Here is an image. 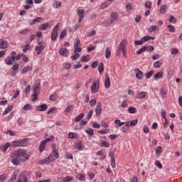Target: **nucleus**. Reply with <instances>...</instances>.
Wrapping results in <instances>:
<instances>
[{
  "label": "nucleus",
  "instance_id": "1",
  "mask_svg": "<svg viewBox=\"0 0 182 182\" xmlns=\"http://www.w3.org/2000/svg\"><path fill=\"white\" fill-rule=\"evenodd\" d=\"M14 156L15 157L11 160L14 166H19L21 163H25V161H28L31 158V155L23 149L16 150L14 152Z\"/></svg>",
  "mask_w": 182,
  "mask_h": 182
},
{
  "label": "nucleus",
  "instance_id": "2",
  "mask_svg": "<svg viewBox=\"0 0 182 182\" xmlns=\"http://www.w3.org/2000/svg\"><path fill=\"white\" fill-rule=\"evenodd\" d=\"M13 147H26L28 146V140L24 139L21 140L14 141L11 143Z\"/></svg>",
  "mask_w": 182,
  "mask_h": 182
},
{
  "label": "nucleus",
  "instance_id": "3",
  "mask_svg": "<svg viewBox=\"0 0 182 182\" xmlns=\"http://www.w3.org/2000/svg\"><path fill=\"white\" fill-rule=\"evenodd\" d=\"M33 102H35L36 100H38V96L39 95V93H41V88L39 86L37 85H33Z\"/></svg>",
  "mask_w": 182,
  "mask_h": 182
},
{
  "label": "nucleus",
  "instance_id": "4",
  "mask_svg": "<svg viewBox=\"0 0 182 182\" xmlns=\"http://www.w3.org/2000/svg\"><path fill=\"white\" fill-rule=\"evenodd\" d=\"M58 32H59V23L55 25L51 32V41H56L58 39Z\"/></svg>",
  "mask_w": 182,
  "mask_h": 182
},
{
  "label": "nucleus",
  "instance_id": "5",
  "mask_svg": "<svg viewBox=\"0 0 182 182\" xmlns=\"http://www.w3.org/2000/svg\"><path fill=\"white\" fill-rule=\"evenodd\" d=\"M100 83L99 80L93 82L92 85L91 86V92L92 93H97L99 92Z\"/></svg>",
  "mask_w": 182,
  "mask_h": 182
},
{
  "label": "nucleus",
  "instance_id": "6",
  "mask_svg": "<svg viewBox=\"0 0 182 182\" xmlns=\"http://www.w3.org/2000/svg\"><path fill=\"white\" fill-rule=\"evenodd\" d=\"M126 45H127V41L122 40L119 43V48L122 52L123 56H126Z\"/></svg>",
  "mask_w": 182,
  "mask_h": 182
},
{
  "label": "nucleus",
  "instance_id": "7",
  "mask_svg": "<svg viewBox=\"0 0 182 182\" xmlns=\"http://www.w3.org/2000/svg\"><path fill=\"white\" fill-rule=\"evenodd\" d=\"M79 46H80V40L76 38L74 43V52H82V48Z\"/></svg>",
  "mask_w": 182,
  "mask_h": 182
},
{
  "label": "nucleus",
  "instance_id": "8",
  "mask_svg": "<svg viewBox=\"0 0 182 182\" xmlns=\"http://www.w3.org/2000/svg\"><path fill=\"white\" fill-rule=\"evenodd\" d=\"M45 48V46L42 45V42H39L38 46H36L35 48L37 55H41L42 53V50H43Z\"/></svg>",
  "mask_w": 182,
  "mask_h": 182
},
{
  "label": "nucleus",
  "instance_id": "9",
  "mask_svg": "<svg viewBox=\"0 0 182 182\" xmlns=\"http://www.w3.org/2000/svg\"><path fill=\"white\" fill-rule=\"evenodd\" d=\"M59 53L61 56H65V58H68L69 56V50L66 48H62L60 49Z\"/></svg>",
  "mask_w": 182,
  "mask_h": 182
},
{
  "label": "nucleus",
  "instance_id": "10",
  "mask_svg": "<svg viewBox=\"0 0 182 182\" xmlns=\"http://www.w3.org/2000/svg\"><path fill=\"white\" fill-rule=\"evenodd\" d=\"M100 114H102V103L97 102L95 108V115L100 116Z\"/></svg>",
  "mask_w": 182,
  "mask_h": 182
},
{
  "label": "nucleus",
  "instance_id": "11",
  "mask_svg": "<svg viewBox=\"0 0 182 182\" xmlns=\"http://www.w3.org/2000/svg\"><path fill=\"white\" fill-rule=\"evenodd\" d=\"M135 72H136V77L139 80H143V72L140 70L139 68H135Z\"/></svg>",
  "mask_w": 182,
  "mask_h": 182
},
{
  "label": "nucleus",
  "instance_id": "12",
  "mask_svg": "<svg viewBox=\"0 0 182 182\" xmlns=\"http://www.w3.org/2000/svg\"><path fill=\"white\" fill-rule=\"evenodd\" d=\"M137 123H139V119H136L133 121H128V122H125V124H126L127 127H132L133 126H136V124H137Z\"/></svg>",
  "mask_w": 182,
  "mask_h": 182
},
{
  "label": "nucleus",
  "instance_id": "13",
  "mask_svg": "<svg viewBox=\"0 0 182 182\" xmlns=\"http://www.w3.org/2000/svg\"><path fill=\"white\" fill-rule=\"evenodd\" d=\"M17 182H28V178L23 172L20 173L19 178L17 180Z\"/></svg>",
  "mask_w": 182,
  "mask_h": 182
},
{
  "label": "nucleus",
  "instance_id": "14",
  "mask_svg": "<svg viewBox=\"0 0 182 182\" xmlns=\"http://www.w3.org/2000/svg\"><path fill=\"white\" fill-rule=\"evenodd\" d=\"M9 46V43L4 41V39L0 40V48L6 49Z\"/></svg>",
  "mask_w": 182,
  "mask_h": 182
},
{
  "label": "nucleus",
  "instance_id": "15",
  "mask_svg": "<svg viewBox=\"0 0 182 182\" xmlns=\"http://www.w3.org/2000/svg\"><path fill=\"white\" fill-rule=\"evenodd\" d=\"M37 110L38 112H46L48 110V105L46 104H42L37 107Z\"/></svg>",
  "mask_w": 182,
  "mask_h": 182
},
{
  "label": "nucleus",
  "instance_id": "16",
  "mask_svg": "<svg viewBox=\"0 0 182 182\" xmlns=\"http://www.w3.org/2000/svg\"><path fill=\"white\" fill-rule=\"evenodd\" d=\"M105 86L107 89L110 87V77L107 74L105 75Z\"/></svg>",
  "mask_w": 182,
  "mask_h": 182
},
{
  "label": "nucleus",
  "instance_id": "17",
  "mask_svg": "<svg viewBox=\"0 0 182 182\" xmlns=\"http://www.w3.org/2000/svg\"><path fill=\"white\" fill-rule=\"evenodd\" d=\"M83 145L82 144V141H78L77 143H75V149H77L79 150V151H83Z\"/></svg>",
  "mask_w": 182,
  "mask_h": 182
},
{
  "label": "nucleus",
  "instance_id": "18",
  "mask_svg": "<svg viewBox=\"0 0 182 182\" xmlns=\"http://www.w3.org/2000/svg\"><path fill=\"white\" fill-rule=\"evenodd\" d=\"M163 76H164V73L163 71H160V72L156 73L154 75V77L156 80H157V79H163Z\"/></svg>",
  "mask_w": 182,
  "mask_h": 182
},
{
  "label": "nucleus",
  "instance_id": "19",
  "mask_svg": "<svg viewBox=\"0 0 182 182\" xmlns=\"http://www.w3.org/2000/svg\"><path fill=\"white\" fill-rule=\"evenodd\" d=\"M147 96V92H138L136 95V99H144Z\"/></svg>",
  "mask_w": 182,
  "mask_h": 182
},
{
  "label": "nucleus",
  "instance_id": "20",
  "mask_svg": "<svg viewBox=\"0 0 182 182\" xmlns=\"http://www.w3.org/2000/svg\"><path fill=\"white\" fill-rule=\"evenodd\" d=\"M31 70H32V66H26L22 69L21 73L22 75H25L28 73V72H31Z\"/></svg>",
  "mask_w": 182,
  "mask_h": 182
},
{
  "label": "nucleus",
  "instance_id": "21",
  "mask_svg": "<svg viewBox=\"0 0 182 182\" xmlns=\"http://www.w3.org/2000/svg\"><path fill=\"white\" fill-rule=\"evenodd\" d=\"M10 146H11V144H9V142H7L3 146H0V150H1V151L5 153V151H6L8 149H9Z\"/></svg>",
  "mask_w": 182,
  "mask_h": 182
},
{
  "label": "nucleus",
  "instance_id": "22",
  "mask_svg": "<svg viewBox=\"0 0 182 182\" xmlns=\"http://www.w3.org/2000/svg\"><path fill=\"white\" fill-rule=\"evenodd\" d=\"M48 28H49V23H46L41 24L38 27V29L39 31H46Z\"/></svg>",
  "mask_w": 182,
  "mask_h": 182
},
{
  "label": "nucleus",
  "instance_id": "23",
  "mask_svg": "<svg viewBox=\"0 0 182 182\" xmlns=\"http://www.w3.org/2000/svg\"><path fill=\"white\" fill-rule=\"evenodd\" d=\"M104 153H105V150H103V149L100 150L97 153V156H100V157L101 159L100 160H105V159H106V156H105Z\"/></svg>",
  "mask_w": 182,
  "mask_h": 182
},
{
  "label": "nucleus",
  "instance_id": "24",
  "mask_svg": "<svg viewBox=\"0 0 182 182\" xmlns=\"http://www.w3.org/2000/svg\"><path fill=\"white\" fill-rule=\"evenodd\" d=\"M160 95L162 99H166V96L167 95V90H166L164 88H161Z\"/></svg>",
  "mask_w": 182,
  "mask_h": 182
},
{
  "label": "nucleus",
  "instance_id": "25",
  "mask_svg": "<svg viewBox=\"0 0 182 182\" xmlns=\"http://www.w3.org/2000/svg\"><path fill=\"white\" fill-rule=\"evenodd\" d=\"M18 174H19V171H15L14 174L11 176V178L9 180V182L14 181V180H16Z\"/></svg>",
  "mask_w": 182,
  "mask_h": 182
},
{
  "label": "nucleus",
  "instance_id": "26",
  "mask_svg": "<svg viewBox=\"0 0 182 182\" xmlns=\"http://www.w3.org/2000/svg\"><path fill=\"white\" fill-rule=\"evenodd\" d=\"M113 22L114 21L112 18L106 19L104 21V25H105L107 27H109L110 25H112V23H113Z\"/></svg>",
  "mask_w": 182,
  "mask_h": 182
},
{
  "label": "nucleus",
  "instance_id": "27",
  "mask_svg": "<svg viewBox=\"0 0 182 182\" xmlns=\"http://www.w3.org/2000/svg\"><path fill=\"white\" fill-rule=\"evenodd\" d=\"M55 140V136L53 135H50L48 138H46L43 141L46 144L49 141H53Z\"/></svg>",
  "mask_w": 182,
  "mask_h": 182
},
{
  "label": "nucleus",
  "instance_id": "28",
  "mask_svg": "<svg viewBox=\"0 0 182 182\" xmlns=\"http://www.w3.org/2000/svg\"><path fill=\"white\" fill-rule=\"evenodd\" d=\"M114 123L117 125L116 127H122L123 124H126L125 122H121L120 119H116Z\"/></svg>",
  "mask_w": 182,
  "mask_h": 182
},
{
  "label": "nucleus",
  "instance_id": "29",
  "mask_svg": "<svg viewBox=\"0 0 182 182\" xmlns=\"http://www.w3.org/2000/svg\"><path fill=\"white\" fill-rule=\"evenodd\" d=\"M81 62H89L90 60V56L89 55H82L80 57Z\"/></svg>",
  "mask_w": 182,
  "mask_h": 182
},
{
  "label": "nucleus",
  "instance_id": "30",
  "mask_svg": "<svg viewBox=\"0 0 182 182\" xmlns=\"http://www.w3.org/2000/svg\"><path fill=\"white\" fill-rule=\"evenodd\" d=\"M98 72L100 75H103V72H105V67L103 65V63H100L98 66Z\"/></svg>",
  "mask_w": 182,
  "mask_h": 182
},
{
  "label": "nucleus",
  "instance_id": "31",
  "mask_svg": "<svg viewBox=\"0 0 182 182\" xmlns=\"http://www.w3.org/2000/svg\"><path fill=\"white\" fill-rule=\"evenodd\" d=\"M128 112L131 114H135V113H137V109H136L134 107H129L128 108Z\"/></svg>",
  "mask_w": 182,
  "mask_h": 182
},
{
  "label": "nucleus",
  "instance_id": "32",
  "mask_svg": "<svg viewBox=\"0 0 182 182\" xmlns=\"http://www.w3.org/2000/svg\"><path fill=\"white\" fill-rule=\"evenodd\" d=\"M112 56V51H110V48L107 47L105 50V58L106 59H109Z\"/></svg>",
  "mask_w": 182,
  "mask_h": 182
},
{
  "label": "nucleus",
  "instance_id": "33",
  "mask_svg": "<svg viewBox=\"0 0 182 182\" xmlns=\"http://www.w3.org/2000/svg\"><path fill=\"white\" fill-rule=\"evenodd\" d=\"M83 117H85V114L84 113H81V114H78L75 118V122H80V120H82V119H83Z\"/></svg>",
  "mask_w": 182,
  "mask_h": 182
},
{
  "label": "nucleus",
  "instance_id": "34",
  "mask_svg": "<svg viewBox=\"0 0 182 182\" xmlns=\"http://www.w3.org/2000/svg\"><path fill=\"white\" fill-rule=\"evenodd\" d=\"M9 176L6 173L1 174L0 176V182L6 181V178H8Z\"/></svg>",
  "mask_w": 182,
  "mask_h": 182
},
{
  "label": "nucleus",
  "instance_id": "35",
  "mask_svg": "<svg viewBox=\"0 0 182 182\" xmlns=\"http://www.w3.org/2000/svg\"><path fill=\"white\" fill-rule=\"evenodd\" d=\"M110 17L113 21H117V19L119 18V14L117 12H112L110 15Z\"/></svg>",
  "mask_w": 182,
  "mask_h": 182
},
{
  "label": "nucleus",
  "instance_id": "36",
  "mask_svg": "<svg viewBox=\"0 0 182 182\" xmlns=\"http://www.w3.org/2000/svg\"><path fill=\"white\" fill-rule=\"evenodd\" d=\"M100 146L101 147H107V148H109L110 147V144H109L107 141H101L100 144Z\"/></svg>",
  "mask_w": 182,
  "mask_h": 182
},
{
  "label": "nucleus",
  "instance_id": "37",
  "mask_svg": "<svg viewBox=\"0 0 182 182\" xmlns=\"http://www.w3.org/2000/svg\"><path fill=\"white\" fill-rule=\"evenodd\" d=\"M85 133H87V134H88V136H90V137H92V136H93V134H95V132H93V129H92V128L85 129Z\"/></svg>",
  "mask_w": 182,
  "mask_h": 182
},
{
  "label": "nucleus",
  "instance_id": "38",
  "mask_svg": "<svg viewBox=\"0 0 182 182\" xmlns=\"http://www.w3.org/2000/svg\"><path fill=\"white\" fill-rule=\"evenodd\" d=\"M79 18H85V10L83 9H80L77 12Z\"/></svg>",
  "mask_w": 182,
  "mask_h": 182
},
{
  "label": "nucleus",
  "instance_id": "39",
  "mask_svg": "<svg viewBox=\"0 0 182 182\" xmlns=\"http://www.w3.org/2000/svg\"><path fill=\"white\" fill-rule=\"evenodd\" d=\"M167 28L168 29V31L171 32V33H174L176 32V27L173 25H168Z\"/></svg>",
  "mask_w": 182,
  "mask_h": 182
},
{
  "label": "nucleus",
  "instance_id": "40",
  "mask_svg": "<svg viewBox=\"0 0 182 182\" xmlns=\"http://www.w3.org/2000/svg\"><path fill=\"white\" fill-rule=\"evenodd\" d=\"M49 163L50 162L49 161V159L48 157L44 159L40 160L38 162V164H49Z\"/></svg>",
  "mask_w": 182,
  "mask_h": 182
},
{
  "label": "nucleus",
  "instance_id": "41",
  "mask_svg": "<svg viewBox=\"0 0 182 182\" xmlns=\"http://www.w3.org/2000/svg\"><path fill=\"white\" fill-rule=\"evenodd\" d=\"M167 8L166 5H162L161 8L159 9L160 14H162V15H164L166 14V9Z\"/></svg>",
  "mask_w": 182,
  "mask_h": 182
},
{
  "label": "nucleus",
  "instance_id": "42",
  "mask_svg": "<svg viewBox=\"0 0 182 182\" xmlns=\"http://www.w3.org/2000/svg\"><path fill=\"white\" fill-rule=\"evenodd\" d=\"M154 75V70H151L145 74L146 79H150Z\"/></svg>",
  "mask_w": 182,
  "mask_h": 182
},
{
  "label": "nucleus",
  "instance_id": "43",
  "mask_svg": "<svg viewBox=\"0 0 182 182\" xmlns=\"http://www.w3.org/2000/svg\"><path fill=\"white\" fill-rule=\"evenodd\" d=\"M14 109V106L10 105L9 106L4 112V114H8L9 112H11Z\"/></svg>",
  "mask_w": 182,
  "mask_h": 182
},
{
  "label": "nucleus",
  "instance_id": "44",
  "mask_svg": "<svg viewBox=\"0 0 182 182\" xmlns=\"http://www.w3.org/2000/svg\"><path fill=\"white\" fill-rule=\"evenodd\" d=\"M45 146H46V144L42 141L40 144L39 150L41 152L45 150Z\"/></svg>",
  "mask_w": 182,
  "mask_h": 182
},
{
  "label": "nucleus",
  "instance_id": "45",
  "mask_svg": "<svg viewBox=\"0 0 182 182\" xmlns=\"http://www.w3.org/2000/svg\"><path fill=\"white\" fill-rule=\"evenodd\" d=\"M162 151H163V149H161V146H157L156 148V154L157 156H160V154H161Z\"/></svg>",
  "mask_w": 182,
  "mask_h": 182
},
{
  "label": "nucleus",
  "instance_id": "46",
  "mask_svg": "<svg viewBox=\"0 0 182 182\" xmlns=\"http://www.w3.org/2000/svg\"><path fill=\"white\" fill-rule=\"evenodd\" d=\"M56 96H58L56 92L53 93L50 95L49 100H50V102H55V97H56Z\"/></svg>",
  "mask_w": 182,
  "mask_h": 182
},
{
  "label": "nucleus",
  "instance_id": "47",
  "mask_svg": "<svg viewBox=\"0 0 182 182\" xmlns=\"http://www.w3.org/2000/svg\"><path fill=\"white\" fill-rule=\"evenodd\" d=\"M68 33V31L66 29L63 30L60 35V39H63L66 36V34Z\"/></svg>",
  "mask_w": 182,
  "mask_h": 182
},
{
  "label": "nucleus",
  "instance_id": "48",
  "mask_svg": "<svg viewBox=\"0 0 182 182\" xmlns=\"http://www.w3.org/2000/svg\"><path fill=\"white\" fill-rule=\"evenodd\" d=\"M53 8H60L62 6V2L55 1L54 4H53Z\"/></svg>",
  "mask_w": 182,
  "mask_h": 182
},
{
  "label": "nucleus",
  "instance_id": "49",
  "mask_svg": "<svg viewBox=\"0 0 182 182\" xmlns=\"http://www.w3.org/2000/svg\"><path fill=\"white\" fill-rule=\"evenodd\" d=\"M157 29V26H151L149 29H148V32H149L150 33L154 32V31H156Z\"/></svg>",
  "mask_w": 182,
  "mask_h": 182
},
{
  "label": "nucleus",
  "instance_id": "50",
  "mask_svg": "<svg viewBox=\"0 0 182 182\" xmlns=\"http://www.w3.org/2000/svg\"><path fill=\"white\" fill-rule=\"evenodd\" d=\"M23 110H32V105L26 104L23 107Z\"/></svg>",
  "mask_w": 182,
  "mask_h": 182
},
{
  "label": "nucleus",
  "instance_id": "51",
  "mask_svg": "<svg viewBox=\"0 0 182 182\" xmlns=\"http://www.w3.org/2000/svg\"><path fill=\"white\" fill-rule=\"evenodd\" d=\"M53 154L55 159H59V152L57 149H55V148L54 150H53Z\"/></svg>",
  "mask_w": 182,
  "mask_h": 182
},
{
  "label": "nucleus",
  "instance_id": "52",
  "mask_svg": "<svg viewBox=\"0 0 182 182\" xmlns=\"http://www.w3.org/2000/svg\"><path fill=\"white\" fill-rule=\"evenodd\" d=\"M127 106H129V102L127 100H124L121 105V107L126 108L127 107Z\"/></svg>",
  "mask_w": 182,
  "mask_h": 182
},
{
  "label": "nucleus",
  "instance_id": "53",
  "mask_svg": "<svg viewBox=\"0 0 182 182\" xmlns=\"http://www.w3.org/2000/svg\"><path fill=\"white\" fill-rule=\"evenodd\" d=\"M99 65V61L95 60L91 64V68L92 69H96V67Z\"/></svg>",
  "mask_w": 182,
  "mask_h": 182
},
{
  "label": "nucleus",
  "instance_id": "54",
  "mask_svg": "<svg viewBox=\"0 0 182 182\" xmlns=\"http://www.w3.org/2000/svg\"><path fill=\"white\" fill-rule=\"evenodd\" d=\"M146 47H142L141 49H139L138 51H136V55H141L143 52H146Z\"/></svg>",
  "mask_w": 182,
  "mask_h": 182
},
{
  "label": "nucleus",
  "instance_id": "55",
  "mask_svg": "<svg viewBox=\"0 0 182 182\" xmlns=\"http://www.w3.org/2000/svg\"><path fill=\"white\" fill-rule=\"evenodd\" d=\"M12 63H14V61H12L9 57H7V58L5 59L6 65H12Z\"/></svg>",
  "mask_w": 182,
  "mask_h": 182
},
{
  "label": "nucleus",
  "instance_id": "56",
  "mask_svg": "<svg viewBox=\"0 0 182 182\" xmlns=\"http://www.w3.org/2000/svg\"><path fill=\"white\" fill-rule=\"evenodd\" d=\"M169 22H171V23H177V19L176 18V17L171 16L169 18Z\"/></svg>",
  "mask_w": 182,
  "mask_h": 182
},
{
  "label": "nucleus",
  "instance_id": "57",
  "mask_svg": "<svg viewBox=\"0 0 182 182\" xmlns=\"http://www.w3.org/2000/svg\"><path fill=\"white\" fill-rule=\"evenodd\" d=\"M85 175L82 173H79L77 175V178H78V180H80L81 181H83V180H85Z\"/></svg>",
  "mask_w": 182,
  "mask_h": 182
},
{
  "label": "nucleus",
  "instance_id": "58",
  "mask_svg": "<svg viewBox=\"0 0 182 182\" xmlns=\"http://www.w3.org/2000/svg\"><path fill=\"white\" fill-rule=\"evenodd\" d=\"M161 65H162V63H161L160 61H156V62L154 63V68H161Z\"/></svg>",
  "mask_w": 182,
  "mask_h": 182
},
{
  "label": "nucleus",
  "instance_id": "59",
  "mask_svg": "<svg viewBox=\"0 0 182 182\" xmlns=\"http://www.w3.org/2000/svg\"><path fill=\"white\" fill-rule=\"evenodd\" d=\"M21 59L23 62H25L26 63H28L29 62V58H28L26 55H23L21 56Z\"/></svg>",
  "mask_w": 182,
  "mask_h": 182
},
{
  "label": "nucleus",
  "instance_id": "60",
  "mask_svg": "<svg viewBox=\"0 0 182 182\" xmlns=\"http://www.w3.org/2000/svg\"><path fill=\"white\" fill-rule=\"evenodd\" d=\"M96 35V31L92 30L90 33L87 34V38H90L91 36H95Z\"/></svg>",
  "mask_w": 182,
  "mask_h": 182
},
{
  "label": "nucleus",
  "instance_id": "61",
  "mask_svg": "<svg viewBox=\"0 0 182 182\" xmlns=\"http://www.w3.org/2000/svg\"><path fill=\"white\" fill-rule=\"evenodd\" d=\"M73 178L72 176H66L63 178V181L66 182V181H72Z\"/></svg>",
  "mask_w": 182,
  "mask_h": 182
},
{
  "label": "nucleus",
  "instance_id": "62",
  "mask_svg": "<svg viewBox=\"0 0 182 182\" xmlns=\"http://www.w3.org/2000/svg\"><path fill=\"white\" fill-rule=\"evenodd\" d=\"M174 76V71L173 70H171L168 73V75H167V77L168 79H171V77H173Z\"/></svg>",
  "mask_w": 182,
  "mask_h": 182
},
{
  "label": "nucleus",
  "instance_id": "63",
  "mask_svg": "<svg viewBox=\"0 0 182 182\" xmlns=\"http://www.w3.org/2000/svg\"><path fill=\"white\" fill-rule=\"evenodd\" d=\"M26 97H28V95H29V92H31V85H27L25 90Z\"/></svg>",
  "mask_w": 182,
  "mask_h": 182
},
{
  "label": "nucleus",
  "instance_id": "64",
  "mask_svg": "<svg viewBox=\"0 0 182 182\" xmlns=\"http://www.w3.org/2000/svg\"><path fill=\"white\" fill-rule=\"evenodd\" d=\"M19 69V63H16L12 66V70H18Z\"/></svg>",
  "mask_w": 182,
  "mask_h": 182
}]
</instances>
